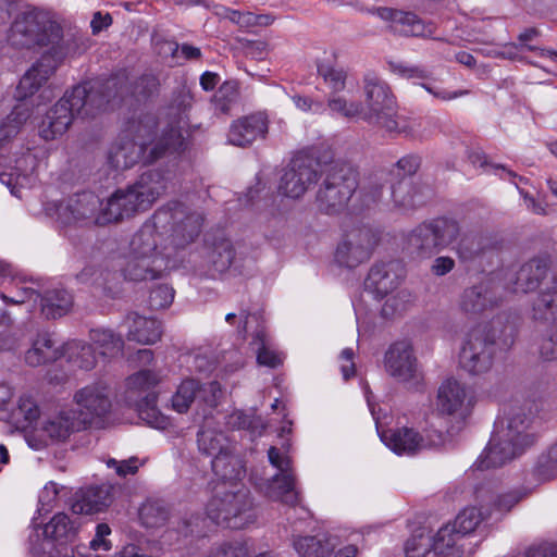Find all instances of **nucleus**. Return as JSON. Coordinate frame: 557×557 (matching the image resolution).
I'll return each instance as SVG.
<instances>
[{
    "label": "nucleus",
    "instance_id": "nucleus-1",
    "mask_svg": "<svg viewBox=\"0 0 557 557\" xmlns=\"http://www.w3.org/2000/svg\"><path fill=\"white\" fill-rule=\"evenodd\" d=\"M8 40L17 48H48L20 79L17 94L23 98L33 96L45 86L73 50L72 36H65L59 23L40 12L18 15L11 25Z\"/></svg>",
    "mask_w": 557,
    "mask_h": 557
},
{
    "label": "nucleus",
    "instance_id": "nucleus-2",
    "mask_svg": "<svg viewBox=\"0 0 557 557\" xmlns=\"http://www.w3.org/2000/svg\"><path fill=\"white\" fill-rule=\"evenodd\" d=\"M127 92L124 74L76 85L46 113L39 126L40 136L45 140H53L69 129L76 116L94 117L114 107Z\"/></svg>",
    "mask_w": 557,
    "mask_h": 557
},
{
    "label": "nucleus",
    "instance_id": "nucleus-3",
    "mask_svg": "<svg viewBox=\"0 0 557 557\" xmlns=\"http://www.w3.org/2000/svg\"><path fill=\"white\" fill-rule=\"evenodd\" d=\"M206 512L215 524L234 530L244 529L256 520L250 492L238 484L218 490Z\"/></svg>",
    "mask_w": 557,
    "mask_h": 557
},
{
    "label": "nucleus",
    "instance_id": "nucleus-4",
    "mask_svg": "<svg viewBox=\"0 0 557 557\" xmlns=\"http://www.w3.org/2000/svg\"><path fill=\"white\" fill-rule=\"evenodd\" d=\"M358 187V172L349 163L336 161L322 173V182L315 195L321 212L336 214L343 211Z\"/></svg>",
    "mask_w": 557,
    "mask_h": 557
},
{
    "label": "nucleus",
    "instance_id": "nucleus-5",
    "mask_svg": "<svg viewBox=\"0 0 557 557\" xmlns=\"http://www.w3.org/2000/svg\"><path fill=\"white\" fill-rule=\"evenodd\" d=\"M497 330L492 324H478L466 335L459 351L458 362L461 370L471 376L487 373L497 351Z\"/></svg>",
    "mask_w": 557,
    "mask_h": 557
},
{
    "label": "nucleus",
    "instance_id": "nucleus-6",
    "mask_svg": "<svg viewBox=\"0 0 557 557\" xmlns=\"http://www.w3.org/2000/svg\"><path fill=\"white\" fill-rule=\"evenodd\" d=\"M457 221L437 218L416 226L407 236L408 251L419 259H430L454 243L459 236Z\"/></svg>",
    "mask_w": 557,
    "mask_h": 557
},
{
    "label": "nucleus",
    "instance_id": "nucleus-7",
    "mask_svg": "<svg viewBox=\"0 0 557 557\" xmlns=\"http://www.w3.org/2000/svg\"><path fill=\"white\" fill-rule=\"evenodd\" d=\"M363 91L361 120L385 128L389 133H400L396 120L395 100L388 86L377 77L367 76Z\"/></svg>",
    "mask_w": 557,
    "mask_h": 557
},
{
    "label": "nucleus",
    "instance_id": "nucleus-8",
    "mask_svg": "<svg viewBox=\"0 0 557 557\" xmlns=\"http://www.w3.org/2000/svg\"><path fill=\"white\" fill-rule=\"evenodd\" d=\"M158 126L159 121L156 114L143 113L136 119L128 121L123 132L138 141L146 150H151L163 137L170 143L175 140L173 147L165 151L164 158L178 154L186 149V139L178 126H175L173 123H166L160 133L158 132Z\"/></svg>",
    "mask_w": 557,
    "mask_h": 557
},
{
    "label": "nucleus",
    "instance_id": "nucleus-9",
    "mask_svg": "<svg viewBox=\"0 0 557 557\" xmlns=\"http://www.w3.org/2000/svg\"><path fill=\"white\" fill-rule=\"evenodd\" d=\"M161 376L158 372L144 369L126 381L128 399L135 401L139 417L149 425L162 429L166 424L165 418L157 409V393L154 388L160 383Z\"/></svg>",
    "mask_w": 557,
    "mask_h": 557
},
{
    "label": "nucleus",
    "instance_id": "nucleus-10",
    "mask_svg": "<svg viewBox=\"0 0 557 557\" xmlns=\"http://www.w3.org/2000/svg\"><path fill=\"white\" fill-rule=\"evenodd\" d=\"M153 219L157 225L165 227L171 224V240L174 247L183 248L194 242L200 234L203 218L181 202H172L159 209Z\"/></svg>",
    "mask_w": 557,
    "mask_h": 557
},
{
    "label": "nucleus",
    "instance_id": "nucleus-11",
    "mask_svg": "<svg viewBox=\"0 0 557 557\" xmlns=\"http://www.w3.org/2000/svg\"><path fill=\"white\" fill-rule=\"evenodd\" d=\"M174 143L175 140L170 144L163 137L151 150H146L138 141L122 132L119 139L110 148L108 162L117 171L129 169L139 162L150 164L164 158L165 151L173 147Z\"/></svg>",
    "mask_w": 557,
    "mask_h": 557
},
{
    "label": "nucleus",
    "instance_id": "nucleus-12",
    "mask_svg": "<svg viewBox=\"0 0 557 557\" xmlns=\"http://www.w3.org/2000/svg\"><path fill=\"white\" fill-rule=\"evenodd\" d=\"M73 403L76 414L86 428L98 425L111 411V392L103 382H94L75 392Z\"/></svg>",
    "mask_w": 557,
    "mask_h": 557
},
{
    "label": "nucleus",
    "instance_id": "nucleus-13",
    "mask_svg": "<svg viewBox=\"0 0 557 557\" xmlns=\"http://www.w3.org/2000/svg\"><path fill=\"white\" fill-rule=\"evenodd\" d=\"M376 243V235L370 227H354L338 243L335 261L341 267L355 269L370 259Z\"/></svg>",
    "mask_w": 557,
    "mask_h": 557
},
{
    "label": "nucleus",
    "instance_id": "nucleus-14",
    "mask_svg": "<svg viewBox=\"0 0 557 557\" xmlns=\"http://www.w3.org/2000/svg\"><path fill=\"white\" fill-rule=\"evenodd\" d=\"M318 181L315 163L307 156H296L284 169L278 183V193L292 199L302 197Z\"/></svg>",
    "mask_w": 557,
    "mask_h": 557
},
{
    "label": "nucleus",
    "instance_id": "nucleus-15",
    "mask_svg": "<svg viewBox=\"0 0 557 557\" xmlns=\"http://www.w3.org/2000/svg\"><path fill=\"white\" fill-rule=\"evenodd\" d=\"M100 208V198L91 191H84L60 203L57 211L59 220L65 225L90 226L97 225Z\"/></svg>",
    "mask_w": 557,
    "mask_h": 557
},
{
    "label": "nucleus",
    "instance_id": "nucleus-16",
    "mask_svg": "<svg viewBox=\"0 0 557 557\" xmlns=\"http://www.w3.org/2000/svg\"><path fill=\"white\" fill-rule=\"evenodd\" d=\"M268 458L270 463L278 470V473L270 480L269 496L286 505L295 506L299 502V496L295 490V475L289 458L282 456L275 446L269 448Z\"/></svg>",
    "mask_w": 557,
    "mask_h": 557
},
{
    "label": "nucleus",
    "instance_id": "nucleus-17",
    "mask_svg": "<svg viewBox=\"0 0 557 557\" xmlns=\"http://www.w3.org/2000/svg\"><path fill=\"white\" fill-rule=\"evenodd\" d=\"M502 295L492 277H484L479 283L463 289L459 307L469 317H479L499 306Z\"/></svg>",
    "mask_w": 557,
    "mask_h": 557
},
{
    "label": "nucleus",
    "instance_id": "nucleus-18",
    "mask_svg": "<svg viewBox=\"0 0 557 557\" xmlns=\"http://www.w3.org/2000/svg\"><path fill=\"white\" fill-rule=\"evenodd\" d=\"M145 210L161 196L175 187V172L170 169H153L144 172L138 180L129 185Z\"/></svg>",
    "mask_w": 557,
    "mask_h": 557
},
{
    "label": "nucleus",
    "instance_id": "nucleus-19",
    "mask_svg": "<svg viewBox=\"0 0 557 557\" xmlns=\"http://www.w3.org/2000/svg\"><path fill=\"white\" fill-rule=\"evenodd\" d=\"M268 131V116L262 112L252 113L232 122L227 133V143L240 148H247L256 140L264 139Z\"/></svg>",
    "mask_w": 557,
    "mask_h": 557
},
{
    "label": "nucleus",
    "instance_id": "nucleus-20",
    "mask_svg": "<svg viewBox=\"0 0 557 557\" xmlns=\"http://www.w3.org/2000/svg\"><path fill=\"white\" fill-rule=\"evenodd\" d=\"M403 270L401 263L396 260L373 264L364 281L366 290L377 299L384 298L399 285Z\"/></svg>",
    "mask_w": 557,
    "mask_h": 557
},
{
    "label": "nucleus",
    "instance_id": "nucleus-21",
    "mask_svg": "<svg viewBox=\"0 0 557 557\" xmlns=\"http://www.w3.org/2000/svg\"><path fill=\"white\" fill-rule=\"evenodd\" d=\"M387 373L399 382H409L418 375L417 358L408 342H396L385 352Z\"/></svg>",
    "mask_w": 557,
    "mask_h": 557
},
{
    "label": "nucleus",
    "instance_id": "nucleus-22",
    "mask_svg": "<svg viewBox=\"0 0 557 557\" xmlns=\"http://www.w3.org/2000/svg\"><path fill=\"white\" fill-rule=\"evenodd\" d=\"M376 14L389 22L393 33L404 36L431 37L434 34L433 23H424L417 14L391 8H377Z\"/></svg>",
    "mask_w": 557,
    "mask_h": 557
},
{
    "label": "nucleus",
    "instance_id": "nucleus-23",
    "mask_svg": "<svg viewBox=\"0 0 557 557\" xmlns=\"http://www.w3.org/2000/svg\"><path fill=\"white\" fill-rule=\"evenodd\" d=\"M531 417L522 408H512L497 432L502 440L515 444L522 450L534 443V436L528 432Z\"/></svg>",
    "mask_w": 557,
    "mask_h": 557
},
{
    "label": "nucleus",
    "instance_id": "nucleus-24",
    "mask_svg": "<svg viewBox=\"0 0 557 557\" xmlns=\"http://www.w3.org/2000/svg\"><path fill=\"white\" fill-rule=\"evenodd\" d=\"M432 196V189L412 178L403 177L392 186L394 206L403 211L417 209L425 205Z\"/></svg>",
    "mask_w": 557,
    "mask_h": 557
},
{
    "label": "nucleus",
    "instance_id": "nucleus-25",
    "mask_svg": "<svg viewBox=\"0 0 557 557\" xmlns=\"http://www.w3.org/2000/svg\"><path fill=\"white\" fill-rule=\"evenodd\" d=\"M112 491L110 484L79 488L74 495L72 511L76 515H92L104 510L112 502Z\"/></svg>",
    "mask_w": 557,
    "mask_h": 557
},
{
    "label": "nucleus",
    "instance_id": "nucleus-26",
    "mask_svg": "<svg viewBox=\"0 0 557 557\" xmlns=\"http://www.w3.org/2000/svg\"><path fill=\"white\" fill-rule=\"evenodd\" d=\"M470 404L466 386L454 377L442 383L437 393V408L446 414H463Z\"/></svg>",
    "mask_w": 557,
    "mask_h": 557
},
{
    "label": "nucleus",
    "instance_id": "nucleus-27",
    "mask_svg": "<svg viewBox=\"0 0 557 557\" xmlns=\"http://www.w3.org/2000/svg\"><path fill=\"white\" fill-rule=\"evenodd\" d=\"M522 449L502 440L497 432H494L486 448L476 461V468L487 470L498 468L512 460Z\"/></svg>",
    "mask_w": 557,
    "mask_h": 557
},
{
    "label": "nucleus",
    "instance_id": "nucleus-28",
    "mask_svg": "<svg viewBox=\"0 0 557 557\" xmlns=\"http://www.w3.org/2000/svg\"><path fill=\"white\" fill-rule=\"evenodd\" d=\"M549 265L547 261L534 258L523 263L516 273L512 282L513 293H530L540 288L548 277Z\"/></svg>",
    "mask_w": 557,
    "mask_h": 557
},
{
    "label": "nucleus",
    "instance_id": "nucleus-29",
    "mask_svg": "<svg viewBox=\"0 0 557 557\" xmlns=\"http://www.w3.org/2000/svg\"><path fill=\"white\" fill-rule=\"evenodd\" d=\"M63 356L62 347L48 332H39L32 339L30 347L25 352V362L30 367H38L53 362Z\"/></svg>",
    "mask_w": 557,
    "mask_h": 557
},
{
    "label": "nucleus",
    "instance_id": "nucleus-30",
    "mask_svg": "<svg viewBox=\"0 0 557 557\" xmlns=\"http://www.w3.org/2000/svg\"><path fill=\"white\" fill-rule=\"evenodd\" d=\"M169 257L136 258L128 255L123 270L125 278L131 281L154 280L169 269Z\"/></svg>",
    "mask_w": 557,
    "mask_h": 557
},
{
    "label": "nucleus",
    "instance_id": "nucleus-31",
    "mask_svg": "<svg viewBox=\"0 0 557 557\" xmlns=\"http://www.w3.org/2000/svg\"><path fill=\"white\" fill-rule=\"evenodd\" d=\"M381 441L398 455L414 454L425 447L423 437L412 428H399L379 432Z\"/></svg>",
    "mask_w": 557,
    "mask_h": 557
},
{
    "label": "nucleus",
    "instance_id": "nucleus-32",
    "mask_svg": "<svg viewBox=\"0 0 557 557\" xmlns=\"http://www.w3.org/2000/svg\"><path fill=\"white\" fill-rule=\"evenodd\" d=\"M86 429L74 409H63L50 417L42 425V432L57 442L66 441L73 433Z\"/></svg>",
    "mask_w": 557,
    "mask_h": 557
},
{
    "label": "nucleus",
    "instance_id": "nucleus-33",
    "mask_svg": "<svg viewBox=\"0 0 557 557\" xmlns=\"http://www.w3.org/2000/svg\"><path fill=\"white\" fill-rule=\"evenodd\" d=\"M209 392L211 394L210 405L215 406L216 394L221 392L220 384L216 381L210 382L205 387L194 380L183 381L172 396V407L180 413L186 412L197 395Z\"/></svg>",
    "mask_w": 557,
    "mask_h": 557
},
{
    "label": "nucleus",
    "instance_id": "nucleus-34",
    "mask_svg": "<svg viewBox=\"0 0 557 557\" xmlns=\"http://www.w3.org/2000/svg\"><path fill=\"white\" fill-rule=\"evenodd\" d=\"M161 225L153 223H145L132 237L129 243L128 255H134L136 258L168 257L158 250L159 234L157 228Z\"/></svg>",
    "mask_w": 557,
    "mask_h": 557
},
{
    "label": "nucleus",
    "instance_id": "nucleus-35",
    "mask_svg": "<svg viewBox=\"0 0 557 557\" xmlns=\"http://www.w3.org/2000/svg\"><path fill=\"white\" fill-rule=\"evenodd\" d=\"M127 339L140 344H153L160 339L162 330L160 323L152 318H145L135 312L126 315Z\"/></svg>",
    "mask_w": 557,
    "mask_h": 557
},
{
    "label": "nucleus",
    "instance_id": "nucleus-36",
    "mask_svg": "<svg viewBox=\"0 0 557 557\" xmlns=\"http://www.w3.org/2000/svg\"><path fill=\"white\" fill-rule=\"evenodd\" d=\"M532 318L541 322L557 320V277L552 276L549 283L542 287L532 305Z\"/></svg>",
    "mask_w": 557,
    "mask_h": 557
},
{
    "label": "nucleus",
    "instance_id": "nucleus-37",
    "mask_svg": "<svg viewBox=\"0 0 557 557\" xmlns=\"http://www.w3.org/2000/svg\"><path fill=\"white\" fill-rule=\"evenodd\" d=\"M41 312L47 319H58L67 314L73 306V296L64 288H53L40 294Z\"/></svg>",
    "mask_w": 557,
    "mask_h": 557
},
{
    "label": "nucleus",
    "instance_id": "nucleus-38",
    "mask_svg": "<svg viewBox=\"0 0 557 557\" xmlns=\"http://www.w3.org/2000/svg\"><path fill=\"white\" fill-rule=\"evenodd\" d=\"M212 471L223 481H237L245 474L243 460L235 454V447L222 453L211 461Z\"/></svg>",
    "mask_w": 557,
    "mask_h": 557
},
{
    "label": "nucleus",
    "instance_id": "nucleus-39",
    "mask_svg": "<svg viewBox=\"0 0 557 557\" xmlns=\"http://www.w3.org/2000/svg\"><path fill=\"white\" fill-rule=\"evenodd\" d=\"M193 100L189 88L185 85H181L173 91L172 99L166 107L165 114L168 123H173L175 126H178L182 133V124L185 123L187 112L193 106Z\"/></svg>",
    "mask_w": 557,
    "mask_h": 557
},
{
    "label": "nucleus",
    "instance_id": "nucleus-40",
    "mask_svg": "<svg viewBox=\"0 0 557 557\" xmlns=\"http://www.w3.org/2000/svg\"><path fill=\"white\" fill-rule=\"evenodd\" d=\"M235 248L228 238H216L210 246L207 247L206 258L208 263L216 272H224L233 264L235 260Z\"/></svg>",
    "mask_w": 557,
    "mask_h": 557
},
{
    "label": "nucleus",
    "instance_id": "nucleus-41",
    "mask_svg": "<svg viewBox=\"0 0 557 557\" xmlns=\"http://www.w3.org/2000/svg\"><path fill=\"white\" fill-rule=\"evenodd\" d=\"M329 536H298L294 540V548L301 557H329L336 544Z\"/></svg>",
    "mask_w": 557,
    "mask_h": 557
},
{
    "label": "nucleus",
    "instance_id": "nucleus-42",
    "mask_svg": "<svg viewBox=\"0 0 557 557\" xmlns=\"http://www.w3.org/2000/svg\"><path fill=\"white\" fill-rule=\"evenodd\" d=\"M63 356L74 367L83 370H91L96 366V354L91 345L72 341L62 347Z\"/></svg>",
    "mask_w": 557,
    "mask_h": 557
},
{
    "label": "nucleus",
    "instance_id": "nucleus-43",
    "mask_svg": "<svg viewBox=\"0 0 557 557\" xmlns=\"http://www.w3.org/2000/svg\"><path fill=\"white\" fill-rule=\"evenodd\" d=\"M170 516L169 505L160 499H148L139 509V519L146 528L163 527Z\"/></svg>",
    "mask_w": 557,
    "mask_h": 557
},
{
    "label": "nucleus",
    "instance_id": "nucleus-44",
    "mask_svg": "<svg viewBox=\"0 0 557 557\" xmlns=\"http://www.w3.org/2000/svg\"><path fill=\"white\" fill-rule=\"evenodd\" d=\"M197 444L199 450L212 459L233 445L224 433L211 429H203L197 433Z\"/></svg>",
    "mask_w": 557,
    "mask_h": 557
},
{
    "label": "nucleus",
    "instance_id": "nucleus-45",
    "mask_svg": "<svg viewBox=\"0 0 557 557\" xmlns=\"http://www.w3.org/2000/svg\"><path fill=\"white\" fill-rule=\"evenodd\" d=\"M461 536L450 523L442 527L433 537L432 550L436 555L458 557L460 549L456 546Z\"/></svg>",
    "mask_w": 557,
    "mask_h": 557
},
{
    "label": "nucleus",
    "instance_id": "nucleus-46",
    "mask_svg": "<svg viewBox=\"0 0 557 557\" xmlns=\"http://www.w3.org/2000/svg\"><path fill=\"white\" fill-rule=\"evenodd\" d=\"M90 339L104 357H116L122 354L124 341L112 330L96 329L90 331Z\"/></svg>",
    "mask_w": 557,
    "mask_h": 557
},
{
    "label": "nucleus",
    "instance_id": "nucleus-47",
    "mask_svg": "<svg viewBox=\"0 0 557 557\" xmlns=\"http://www.w3.org/2000/svg\"><path fill=\"white\" fill-rule=\"evenodd\" d=\"M40 410L36 401L29 396H22L17 406L11 411V422L17 429H27L38 420Z\"/></svg>",
    "mask_w": 557,
    "mask_h": 557
},
{
    "label": "nucleus",
    "instance_id": "nucleus-48",
    "mask_svg": "<svg viewBox=\"0 0 557 557\" xmlns=\"http://www.w3.org/2000/svg\"><path fill=\"white\" fill-rule=\"evenodd\" d=\"M239 102L238 83L235 81L224 82L213 96L214 110L222 114H230Z\"/></svg>",
    "mask_w": 557,
    "mask_h": 557
},
{
    "label": "nucleus",
    "instance_id": "nucleus-49",
    "mask_svg": "<svg viewBox=\"0 0 557 557\" xmlns=\"http://www.w3.org/2000/svg\"><path fill=\"white\" fill-rule=\"evenodd\" d=\"M327 108L333 112L346 119H361L363 104L357 101H348L345 97L330 95L327 98Z\"/></svg>",
    "mask_w": 557,
    "mask_h": 557
},
{
    "label": "nucleus",
    "instance_id": "nucleus-50",
    "mask_svg": "<svg viewBox=\"0 0 557 557\" xmlns=\"http://www.w3.org/2000/svg\"><path fill=\"white\" fill-rule=\"evenodd\" d=\"M482 520L483 513L481 509L476 507H468L458 513L451 525L462 537L466 534L473 532Z\"/></svg>",
    "mask_w": 557,
    "mask_h": 557
},
{
    "label": "nucleus",
    "instance_id": "nucleus-51",
    "mask_svg": "<svg viewBox=\"0 0 557 557\" xmlns=\"http://www.w3.org/2000/svg\"><path fill=\"white\" fill-rule=\"evenodd\" d=\"M318 74L331 90V95H338L346 87L347 72L344 69L327 64L318 65Z\"/></svg>",
    "mask_w": 557,
    "mask_h": 557
},
{
    "label": "nucleus",
    "instance_id": "nucleus-52",
    "mask_svg": "<svg viewBox=\"0 0 557 557\" xmlns=\"http://www.w3.org/2000/svg\"><path fill=\"white\" fill-rule=\"evenodd\" d=\"M227 423L234 429L249 430L252 433L261 434L265 429L262 419L256 414L244 411H235L228 417Z\"/></svg>",
    "mask_w": 557,
    "mask_h": 557
},
{
    "label": "nucleus",
    "instance_id": "nucleus-53",
    "mask_svg": "<svg viewBox=\"0 0 557 557\" xmlns=\"http://www.w3.org/2000/svg\"><path fill=\"white\" fill-rule=\"evenodd\" d=\"M159 90V78L153 74H144L135 81L132 94L138 99H148L157 96Z\"/></svg>",
    "mask_w": 557,
    "mask_h": 557
},
{
    "label": "nucleus",
    "instance_id": "nucleus-54",
    "mask_svg": "<svg viewBox=\"0 0 557 557\" xmlns=\"http://www.w3.org/2000/svg\"><path fill=\"white\" fill-rule=\"evenodd\" d=\"M112 198L116 199L124 218L132 216L134 213L145 210L129 186L125 189H117L112 195Z\"/></svg>",
    "mask_w": 557,
    "mask_h": 557
},
{
    "label": "nucleus",
    "instance_id": "nucleus-55",
    "mask_svg": "<svg viewBox=\"0 0 557 557\" xmlns=\"http://www.w3.org/2000/svg\"><path fill=\"white\" fill-rule=\"evenodd\" d=\"M32 164V169H34L35 157L32 153H26L18 160H16V172L15 173H1L0 181L8 185L11 188L12 194H15V186L17 184H22L21 180H26L27 169H23V164Z\"/></svg>",
    "mask_w": 557,
    "mask_h": 557
},
{
    "label": "nucleus",
    "instance_id": "nucleus-56",
    "mask_svg": "<svg viewBox=\"0 0 557 557\" xmlns=\"http://www.w3.org/2000/svg\"><path fill=\"white\" fill-rule=\"evenodd\" d=\"M174 299V289L169 285H158L149 295L148 304L153 310L169 307Z\"/></svg>",
    "mask_w": 557,
    "mask_h": 557
},
{
    "label": "nucleus",
    "instance_id": "nucleus-57",
    "mask_svg": "<svg viewBox=\"0 0 557 557\" xmlns=\"http://www.w3.org/2000/svg\"><path fill=\"white\" fill-rule=\"evenodd\" d=\"M0 297L7 305H23L28 300L36 302L40 294L33 288L21 286L14 290L2 292Z\"/></svg>",
    "mask_w": 557,
    "mask_h": 557
},
{
    "label": "nucleus",
    "instance_id": "nucleus-58",
    "mask_svg": "<svg viewBox=\"0 0 557 557\" xmlns=\"http://www.w3.org/2000/svg\"><path fill=\"white\" fill-rule=\"evenodd\" d=\"M123 219L124 216L121 208L117 206L116 199H113L111 196L106 203L101 201V208L98 219L96 220L97 225L103 226Z\"/></svg>",
    "mask_w": 557,
    "mask_h": 557
},
{
    "label": "nucleus",
    "instance_id": "nucleus-59",
    "mask_svg": "<svg viewBox=\"0 0 557 557\" xmlns=\"http://www.w3.org/2000/svg\"><path fill=\"white\" fill-rule=\"evenodd\" d=\"M265 334L263 331H258L256 334V339L260 343V347L258 348L257 361L261 366H267L270 368H276L282 363V358L275 351L270 350L265 346Z\"/></svg>",
    "mask_w": 557,
    "mask_h": 557
},
{
    "label": "nucleus",
    "instance_id": "nucleus-60",
    "mask_svg": "<svg viewBox=\"0 0 557 557\" xmlns=\"http://www.w3.org/2000/svg\"><path fill=\"white\" fill-rule=\"evenodd\" d=\"M536 470L539 475L546 480L557 475V443L549 448L545 456L541 457Z\"/></svg>",
    "mask_w": 557,
    "mask_h": 557
},
{
    "label": "nucleus",
    "instance_id": "nucleus-61",
    "mask_svg": "<svg viewBox=\"0 0 557 557\" xmlns=\"http://www.w3.org/2000/svg\"><path fill=\"white\" fill-rule=\"evenodd\" d=\"M32 111L25 104H17L11 113L4 119L8 123L9 135H16L22 125L30 117Z\"/></svg>",
    "mask_w": 557,
    "mask_h": 557
},
{
    "label": "nucleus",
    "instance_id": "nucleus-62",
    "mask_svg": "<svg viewBox=\"0 0 557 557\" xmlns=\"http://www.w3.org/2000/svg\"><path fill=\"white\" fill-rule=\"evenodd\" d=\"M209 557H248V548L242 542H225L214 547Z\"/></svg>",
    "mask_w": 557,
    "mask_h": 557
},
{
    "label": "nucleus",
    "instance_id": "nucleus-63",
    "mask_svg": "<svg viewBox=\"0 0 557 557\" xmlns=\"http://www.w3.org/2000/svg\"><path fill=\"white\" fill-rule=\"evenodd\" d=\"M517 555L519 557H557V543L542 542L532 544L523 553H518Z\"/></svg>",
    "mask_w": 557,
    "mask_h": 557
},
{
    "label": "nucleus",
    "instance_id": "nucleus-64",
    "mask_svg": "<svg viewBox=\"0 0 557 557\" xmlns=\"http://www.w3.org/2000/svg\"><path fill=\"white\" fill-rule=\"evenodd\" d=\"M540 355L545 360H557V329L543 337L540 343Z\"/></svg>",
    "mask_w": 557,
    "mask_h": 557
}]
</instances>
